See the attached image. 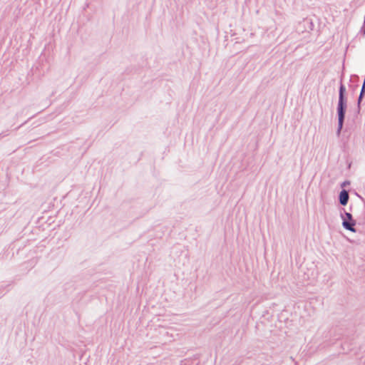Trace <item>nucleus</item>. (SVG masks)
I'll return each instance as SVG.
<instances>
[{"instance_id":"nucleus-1","label":"nucleus","mask_w":365,"mask_h":365,"mask_svg":"<svg viewBox=\"0 0 365 365\" xmlns=\"http://www.w3.org/2000/svg\"><path fill=\"white\" fill-rule=\"evenodd\" d=\"M344 109L345 103L344 101L339 100L338 104V115H339V130H340L343 126V122L344 118Z\"/></svg>"},{"instance_id":"nucleus-5","label":"nucleus","mask_w":365,"mask_h":365,"mask_svg":"<svg viewBox=\"0 0 365 365\" xmlns=\"http://www.w3.org/2000/svg\"><path fill=\"white\" fill-rule=\"evenodd\" d=\"M346 217L347 220H351V215L350 213L346 212Z\"/></svg>"},{"instance_id":"nucleus-4","label":"nucleus","mask_w":365,"mask_h":365,"mask_svg":"<svg viewBox=\"0 0 365 365\" xmlns=\"http://www.w3.org/2000/svg\"><path fill=\"white\" fill-rule=\"evenodd\" d=\"M345 87L343 85H341L339 89V100L344 101V93L345 92Z\"/></svg>"},{"instance_id":"nucleus-2","label":"nucleus","mask_w":365,"mask_h":365,"mask_svg":"<svg viewBox=\"0 0 365 365\" xmlns=\"http://www.w3.org/2000/svg\"><path fill=\"white\" fill-rule=\"evenodd\" d=\"M349 200V194L347 191L343 190L339 195V201L340 203L343 205H346Z\"/></svg>"},{"instance_id":"nucleus-3","label":"nucleus","mask_w":365,"mask_h":365,"mask_svg":"<svg viewBox=\"0 0 365 365\" xmlns=\"http://www.w3.org/2000/svg\"><path fill=\"white\" fill-rule=\"evenodd\" d=\"M343 225H344V227L345 228H346V229H347V230H351V231H352V232H354V231H355V230H354V227H353V226L354 225V223H352V224H351V223H350V222H347L346 220H344V221L343 222Z\"/></svg>"}]
</instances>
